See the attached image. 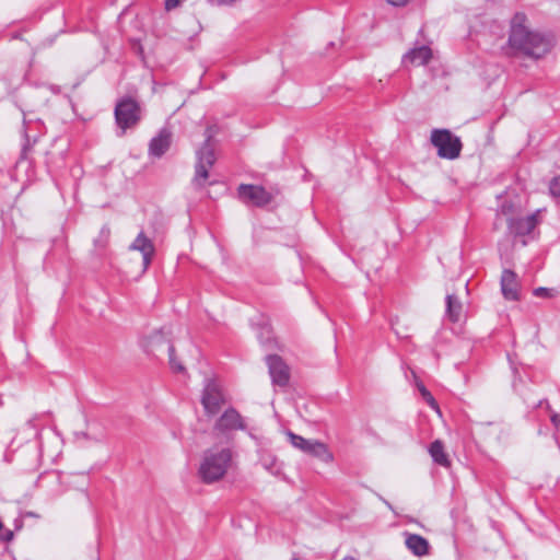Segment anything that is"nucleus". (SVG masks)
I'll return each instance as SVG.
<instances>
[{"label":"nucleus","mask_w":560,"mask_h":560,"mask_svg":"<svg viewBox=\"0 0 560 560\" xmlns=\"http://www.w3.org/2000/svg\"><path fill=\"white\" fill-rule=\"evenodd\" d=\"M526 16L516 13L511 23L509 44L514 50L538 59L545 56L552 47L550 37L529 31L525 25Z\"/></svg>","instance_id":"obj_1"},{"label":"nucleus","mask_w":560,"mask_h":560,"mask_svg":"<svg viewBox=\"0 0 560 560\" xmlns=\"http://www.w3.org/2000/svg\"><path fill=\"white\" fill-rule=\"evenodd\" d=\"M233 452L230 447L213 446L202 454L198 474L205 483L221 480L232 465Z\"/></svg>","instance_id":"obj_2"},{"label":"nucleus","mask_w":560,"mask_h":560,"mask_svg":"<svg viewBox=\"0 0 560 560\" xmlns=\"http://www.w3.org/2000/svg\"><path fill=\"white\" fill-rule=\"evenodd\" d=\"M218 132L219 127L217 125L209 126L205 132V142L202 147L196 152L197 162L195 165V176L192 178V184L197 188H201L206 185L209 178V171L215 163L213 139Z\"/></svg>","instance_id":"obj_3"},{"label":"nucleus","mask_w":560,"mask_h":560,"mask_svg":"<svg viewBox=\"0 0 560 560\" xmlns=\"http://www.w3.org/2000/svg\"><path fill=\"white\" fill-rule=\"evenodd\" d=\"M172 330L170 327H163L149 335L143 342V347L148 353L153 355L168 354L170 366L174 372H184L185 368L176 361L175 348L171 340Z\"/></svg>","instance_id":"obj_4"},{"label":"nucleus","mask_w":560,"mask_h":560,"mask_svg":"<svg viewBox=\"0 0 560 560\" xmlns=\"http://www.w3.org/2000/svg\"><path fill=\"white\" fill-rule=\"evenodd\" d=\"M431 143L438 150V155L446 160H455L460 155L463 143L459 137L448 129H433Z\"/></svg>","instance_id":"obj_5"},{"label":"nucleus","mask_w":560,"mask_h":560,"mask_svg":"<svg viewBox=\"0 0 560 560\" xmlns=\"http://www.w3.org/2000/svg\"><path fill=\"white\" fill-rule=\"evenodd\" d=\"M290 443L295 448L308 454L313 457L320 459L324 463H330L334 459L331 452H329L326 444L316 440H306L291 431L287 433Z\"/></svg>","instance_id":"obj_6"},{"label":"nucleus","mask_w":560,"mask_h":560,"mask_svg":"<svg viewBox=\"0 0 560 560\" xmlns=\"http://www.w3.org/2000/svg\"><path fill=\"white\" fill-rule=\"evenodd\" d=\"M115 119L117 126L121 129V135L135 127L140 120V106L132 98H124L115 107Z\"/></svg>","instance_id":"obj_7"},{"label":"nucleus","mask_w":560,"mask_h":560,"mask_svg":"<svg viewBox=\"0 0 560 560\" xmlns=\"http://www.w3.org/2000/svg\"><path fill=\"white\" fill-rule=\"evenodd\" d=\"M201 404L208 416L217 415L225 404L224 394L215 381H207L201 396Z\"/></svg>","instance_id":"obj_8"},{"label":"nucleus","mask_w":560,"mask_h":560,"mask_svg":"<svg viewBox=\"0 0 560 560\" xmlns=\"http://www.w3.org/2000/svg\"><path fill=\"white\" fill-rule=\"evenodd\" d=\"M238 198L246 205L264 207L271 202L272 196L264 187L242 184L237 189Z\"/></svg>","instance_id":"obj_9"},{"label":"nucleus","mask_w":560,"mask_h":560,"mask_svg":"<svg viewBox=\"0 0 560 560\" xmlns=\"http://www.w3.org/2000/svg\"><path fill=\"white\" fill-rule=\"evenodd\" d=\"M246 425L242 416L234 408L226 409L214 424V430L228 433L234 430H245Z\"/></svg>","instance_id":"obj_10"},{"label":"nucleus","mask_w":560,"mask_h":560,"mask_svg":"<svg viewBox=\"0 0 560 560\" xmlns=\"http://www.w3.org/2000/svg\"><path fill=\"white\" fill-rule=\"evenodd\" d=\"M266 360L272 383L281 387L287 386L290 380L289 366L279 355H268Z\"/></svg>","instance_id":"obj_11"},{"label":"nucleus","mask_w":560,"mask_h":560,"mask_svg":"<svg viewBox=\"0 0 560 560\" xmlns=\"http://www.w3.org/2000/svg\"><path fill=\"white\" fill-rule=\"evenodd\" d=\"M538 213L539 211L524 218L509 219L508 226L510 233L517 236L528 235L539 223Z\"/></svg>","instance_id":"obj_12"},{"label":"nucleus","mask_w":560,"mask_h":560,"mask_svg":"<svg viewBox=\"0 0 560 560\" xmlns=\"http://www.w3.org/2000/svg\"><path fill=\"white\" fill-rule=\"evenodd\" d=\"M129 249L138 250L142 254L143 270H147L155 252L152 241L141 231L130 244Z\"/></svg>","instance_id":"obj_13"},{"label":"nucleus","mask_w":560,"mask_h":560,"mask_svg":"<svg viewBox=\"0 0 560 560\" xmlns=\"http://www.w3.org/2000/svg\"><path fill=\"white\" fill-rule=\"evenodd\" d=\"M520 283L517 276L510 269H504L501 276V291L506 300L517 301Z\"/></svg>","instance_id":"obj_14"},{"label":"nucleus","mask_w":560,"mask_h":560,"mask_svg":"<svg viewBox=\"0 0 560 560\" xmlns=\"http://www.w3.org/2000/svg\"><path fill=\"white\" fill-rule=\"evenodd\" d=\"M172 142V135L167 129H162L158 136L151 139L149 153L154 158H161L168 149Z\"/></svg>","instance_id":"obj_15"},{"label":"nucleus","mask_w":560,"mask_h":560,"mask_svg":"<svg viewBox=\"0 0 560 560\" xmlns=\"http://www.w3.org/2000/svg\"><path fill=\"white\" fill-rule=\"evenodd\" d=\"M432 58V50L428 46H420L410 49L402 57L404 65L423 66Z\"/></svg>","instance_id":"obj_16"},{"label":"nucleus","mask_w":560,"mask_h":560,"mask_svg":"<svg viewBox=\"0 0 560 560\" xmlns=\"http://www.w3.org/2000/svg\"><path fill=\"white\" fill-rule=\"evenodd\" d=\"M405 544L415 556L422 557L429 552V541L420 535L406 534Z\"/></svg>","instance_id":"obj_17"},{"label":"nucleus","mask_w":560,"mask_h":560,"mask_svg":"<svg viewBox=\"0 0 560 560\" xmlns=\"http://www.w3.org/2000/svg\"><path fill=\"white\" fill-rule=\"evenodd\" d=\"M463 305L455 294L446 295V316L453 323H457L460 319Z\"/></svg>","instance_id":"obj_18"},{"label":"nucleus","mask_w":560,"mask_h":560,"mask_svg":"<svg viewBox=\"0 0 560 560\" xmlns=\"http://www.w3.org/2000/svg\"><path fill=\"white\" fill-rule=\"evenodd\" d=\"M429 453L434 460V463L447 467L450 466L448 456L444 451V445L440 440H435L431 443Z\"/></svg>","instance_id":"obj_19"},{"label":"nucleus","mask_w":560,"mask_h":560,"mask_svg":"<svg viewBox=\"0 0 560 560\" xmlns=\"http://www.w3.org/2000/svg\"><path fill=\"white\" fill-rule=\"evenodd\" d=\"M412 374H413V377L416 381V386H417L418 390L420 392V395L423 398V400L436 412H440V407H439L438 401L434 399L432 394L427 389V387L423 385V383L418 380L417 375L415 373H412Z\"/></svg>","instance_id":"obj_20"},{"label":"nucleus","mask_w":560,"mask_h":560,"mask_svg":"<svg viewBox=\"0 0 560 560\" xmlns=\"http://www.w3.org/2000/svg\"><path fill=\"white\" fill-rule=\"evenodd\" d=\"M261 464L266 470L270 474L278 476L281 472V467L278 465V460L276 457L268 455L262 457Z\"/></svg>","instance_id":"obj_21"},{"label":"nucleus","mask_w":560,"mask_h":560,"mask_svg":"<svg viewBox=\"0 0 560 560\" xmlns=\"http://www.w3.org/2000/svg\"><path fill=\"white\" fill-rule=\"evenodd\" d=\"M556 291L553 289L539 287L533 291V294L537 298L550 299L555 296Z\"/></svg>","instance_id":"obj_22"},{"label":"nucleus","mask_w":560,"mask_h":560,"mask_svg":"<svg viewBox=\"0 0 560 560\" xmlns=\"http://www.w3.org/2000/svg\"><path fill=\"white\" fill-rule=\"evenodd\" d=\"M13 532L9 528H4L2 521L0 520V541L9 542L13 539Z\"/></svg>","instance_id":"obj_23"},{"label":"nucleus","mask_w":560,"mask_h":560,"mask_svg":"<svg viewBox=\"0 0 560 560\" xmlns=\"http://www.w3.org/2000/svg\"><path fill=\"white\" fill-rule=\"evenodd\" d=\"M550 192L553 195V196H558L560 197V176L559 177H556L551 183H550Z\"/></svg>","instance_id":"obj_24"},{"label":"nucleus","mask_w":560,"mask_h":560,"mask_svg":"<svg viewBox=\"0 0 560 560\" xmlns=\"http://www.w3.org/2000/svg\"><path fill=\"white\" fill-rule=\"evenodd\" d=\"M109 234H110V230L108 226H103L102 230H101V233H100V237L104 240L102 246L105 245V243L107 242L108 237H109Z\"/></svg>","instance_id":"obj_25"},{"label":"nucleus","mask_w":560,"mask_h":560,"mask_svg":"<svg viewBox=\"0 0 560 560\" xmlns=\"http://www.w3.org/2000/svg\"><path fill=\"white\" fill-rule=\"evenodd\" d=\"M182 0H165V8L166 10L175 9Z\"/></svg>","instance_id":"obj_26"},{"label":"nucleus","mask_w":560,"mask_h":560,"mask_svg":"<svg viewBox=\"0 0 560 560\" xmlns=\"http://www.w3.org/2000/svg\"><path fill=\"white\" fill-rule=\"evenodd\" d=\"M390 4L395 7L406 5L410 0H387Z\"/></svg>","instance_id":"obj_27"},{"label":"nucleus","mask_w":560,"mask_h":560,"mask_svg":"<svg viewBox=\"0 0 560 560\" xmlns=\"http://www.w3.org/2000/svg\"><path fill=\"white\" fill-rule=\"evenodd\" d=\"M551 421H552V423H553L557 428H560V415L555 413V415L551 417Z\"/></svg>","instance_id":"obj_28"},{"label":"nucleus","mask_w":560,"mask_h":560,"mask_svg":"<svg viewBox=\"0 0 560 560\" xmlns=\"http://www.w3.org/2000/svg\"><path fill=\"white\" fill-rule=\"evenodd\" d=\"M342 560H358V559H355L354 557L348 556V557H345Z\"/></svg>","instance_id":"obj_29"},{"label":"nucleus","mask_w":560,"mask_h":560,"mask_svg":"<svg viewBox=\"0 0 560 560\" xmlns=\"http://www.w3.org/2000/svg\"><path fill=\"white\" fill-rule=\"evenodd\" d=\"M266 330V332L269 335L270 334V330L268 328H264Z\"/></svg>","instance_id":"obj_30"},{"label":"nucleus","mask_w":560,"mask_h":560,"mask_svg":"<svg viewBox=\"0 0 560 560\" xmlns=\"http://www.w3.org/2000/svg\"><path fill=\"white\" fill-rule=\"evenodd\" d=\"M292 560H301V559H299V558L294 557Z\"/></svg>","instance_id":"obj_31"}]
</instances>
